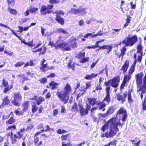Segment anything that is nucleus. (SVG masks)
I'll return each instance as SVG.
<instances>
[{
	"label": "nucleus",
	"instance_id": "obj_1",
	"mask_svg": "<svg viewBox=\"0 0 146 146\" xmlns=\"http://www.w3.org/2000/svg\"><path fill=\"white\" fill-rule=\"evenodd\" d=\"M118 124L120 125V123L117 122L115 118L113 117L111 118L100 128V130L103 132H104L109 126V132L107 131L105 133H103L101 135V137H105L108 138L112 137L115 135L119 131V129L118 127Z\"/></svg>",
	"mask_w": 146,
	"mask_h": 146
},
{
	"label": "nucleus",
	"instance_id": "obj_2",
	"mask_svg": "<svg viewBox=\"0 0 146 146\" xmlns=\"http://www.w3.org/2000/svg\"><path fill=\"white\" fill-rule=\"evenodd\" d=\"M130 36V35H128V37H125L117 45L121 46V44L124 45L120 49V53L117 56L118 58L121 57V59L123 58L124 56L126 54V46H132L138 41V37L136 35H132L131 36Z\"/></svg>",
	"mask_w": 146,
	"mask_h": 146
},
{
	"label": "nucleus",
	"instance_id": "obj_3",
	"mask_svg": "<svg viewBox=\"0 0 146 146\" xmlns=\"http://www.w3.org/2000/svg\"><path fill=\"white\" fill-rule=\"evenodd\" d=\"M143 72L138 73L135 75L136 83L137 89V91L141 92L140 94L141 98L142 99L143 94L146 92V72L143 77Z\"/></svg>",
	"mask_w": 146,
	"mask_h": 146
},
{
	"label": "nucleus",
	"instance_id": "obj_4",
	"mask_svg": "<svg viewBox=\"0 0 146 146\" xmlns=\"http://www.w3.org/2000/svg\"><path fill=\"white\" fill-rule=\"evenodd\" d=\"M72 92L71 86L68 83H67L61 90H57L56 95L61 102L66 104L68 103L69 99V94Z\"/></svg>",
	"mask_w": 146,
	"mask_h": 146
},
{
	"label": "nucleus",
	"instance_id": "obj_5",
	"mask_svg": "<svg viewBox=\"0 0 146 146\" xmlns=\"http://www.w3.org/2000/svg\"><path fill=\"white\" fill-rule=\"evenodd\" d=\"M138 60L135 59L134 61L129 68L127 74L124 75L123 80L120 86V90L121 91L124 89L125 87H126L128 85L129 81L131 80V75L134 72L135 70V67Z\"/></svg>",
	"mask_w": 146,
	"mask_h": 146
},
{
	"label": "nucleus",
	"instance_id": "obj_6",
	"mask_svg": "<svg viewBox=\"0 0 146 146\" xmlns=\"http://www.w3.org/2000/svg\"><path fill=\"white\" fill-rule=\"evenodd\" d=\"M133 90L132 89H129L128 90L127 93H124L122 94L123 95H121L120 93L117 94H116L115 98L117 100L121 101V103H123L126 101V99L127 96L128 102L129 104H132L133 102L131 95V93Z\"/></svg>",
	"mask_w": 146,
	"mask_h": 146
},
{
	"label": "nucleus",
	"instance_id": "obj_7",
	"mask_svg": "<svg viewBox=\"0 0 146 146\" xmlns=\"http://www.w3.org/2000/svg\"><path fill=\"white\" fill-rule=\"evenodd\" d=\"M120 81V76L117 75L112 79L109 80L108 81L105 82L104 85L106 86V88L110 90V86L115 88L118 87Z\"/></svg>",
	"mask_w": 146,
	"mask_h": 146
},
{
	"label": "nucleus",
	"instance_id": "obj_8",
	"mask_svg": "<svg viewBox=\"0 0 146 146\" xmlns=\"http://www.w3.org/2000/svg\"><path fill=\"white\" fill-rule=\"evenodd\" d=\"M54 7L53 5L48 4L47 5H43L41 7L40 10V13L42 15H44L46 14H49L52 13Z\"/></svg>",
	"mask_w": 146,
	"mask_h": 146
},
{
	"label": "nucleus",
	"instance_id": "obj_9",
	"mask_svg": "<svg viewBox=\"0 0 146 146\" xmlns=\"http://www.w3.org/2000/svg\"><path fill=\"white\" fill-rule=\"evenodd\" d=\"M85 52L83 50H82L77 53L76 54L75 57L80 60V62L81 63H85L86 62H89L90 59L89 57H85Z\"/></svg>",
	"mask_w": 146,
	"mask_h": 146
},
{
	"label": "nucleus",
	"instance_id": "obj_10",
	"mask_svg": "<svg viewBox=\"0 0 146 146\" xmlns=\"http://www.w3.org/2000/svg\"><path fill=\"white\" fill-rule=\"evenodd\" d=\"M79 107V113L81 116H84L87 115L89 112V111L90 110L91 106L88 104H86V108H84L83 106L80 104H78Z\"/></svg>",
	"mask_w": 146,
	"mask_h": 146
},
{
	"label": "nucleus",
	"instance_id": "obj_11",
	"mask_svg": "<svg viewBox=\"0 0 146 146\" xmlns=\"http://www.w3.org/2000/svg\"><path fill=\"white\" fill-rule=\"evenodd\" d=\"M116 114L117 115L122 114V118L121 119L122 121L123 122H124L126 120L127 116V111L123 107L121 108L117 111Z\"/></svg>",
	"mask_w": 146,
	"mask_h": 146
},
{
	"label": "nucleus",
	"instance_id": "obj_12",
	"mask_svg": "<svg viewBox=\"0 0 146 146\" xmlns=\"http://www.w3.org/2000/svg\"><path fill=\"white\" fill-rule=\"evenodd\" d=\"M1 85L5 87L3 91V92L5 93L8 92L12 89L13 87V85H11L10 86L9 85V83L8 81L4 78H3L2 79V83Z\"/></svg>",
	"mask_w": 146,
	"mask_h": 146
},
{
	"label": "nucleus",
	"instance_id": "obj_13",
	"mask_svg": "<svg viewBox=\"0 0 146 146\" xmlns=\"http://www.w3.org/2000/svg\"><path fill=\"white\" fill-rule=\"evenodd\" d=\"M137 52L140 54L138 56V61L140 62L142 58L143 54V47L141 44V41L140 40L137 46Z\"/></svg>",
	"mask_w": 146,
	"mask_h": 146
},
{
	"label": "nucleus",
	"instance_id": "obj_14",
	"mask_svg": "<svg viewBox=\"0 0 146 146\" xmlns=\"http://www.w3.org/2000/svg\"><path fill=\"white\" fill-rule=\"evenodd\" d=\"M57 46L58 47V49L60 48L66 51L69 50L71 49V46L68 42L60 43Z\"/></svg>",
	"mask_w": 146,
	"mask_h": 146
},
{
	"label": "nucleus",
	"instance_id": "obj_15",
	"mask_svg": "<svg viewBox=\"0 0 146 146\" xmlns=\"http://www.w3.org/2000/svg\"><path fill=\"white\" fill-rule=\"evenodd\" d=\"M129 65V61L128 60H126L120 69V70L122 71L123 74H125L127 72Z\"/></svg>",
	"mask_w": 146,
	"mask_h": 146
},
{
	"label": "nucleus",
	"instance_id": "obj_16",
	"mask_svg": "<svg viewBox=\"0 0 146 146\" xmlns=\"http://www.w3.org/2000/svg\"><path fill=\"white\" fill-rule=\"evenodd\" d=\"M45 127L46 128V129H42L40 130V131H37L36 132L34 135V138H35L36 137H39L38 136L41 133L46 132L47 131H50L51 130L52 131H54V129L53 128H50L49 126L48 125H46L45 126Z\"/></svg>",
	"mask_w": 146,
	"mask_h": 146
},
{
	"label": "nucleus",
	"instance_id": "obj_17",
	"mask_svg": "<svg viewBox=\"0 0 146 146\" xmlns=\"http://www.w3.org/2000/svg\"><path fill=\"white\" fill-rule=\"evenodd\" d=\"M25 128H21L19 131L17 132L16 134H14V137L19 139H21L23 135V133L25 131Z\"/></svg>",
	"mask_w": 146,
	"mask_h": 146
},
{
	"label": "nucleus",
	"instance_id": "obj_18",
	"mask_svg": "<svg viewBox=\"0 0 146 146\" xmlns=\"http://www.w3.org/2000/svg\"><path fill=\"white\" fill-rule=\"evenodd\" d=\"M105 90L106 92V95L103 100V102H106L108 104L110 102L111 98L110 94V90L105 88Z\"/></svg>",
	"mask_w": 146,
	"mask_h": 146
},
{
	"label": "nucleus",
	"instance_id": "obj_19",
	"mask_svg": "<svg viewBox=\"0 0 146 146\" xmlns=\"http://www.w3.org/2000/svg\"><path fill=\"white\" fill-rule=\"evenodd\" d=\"M55 20L60 25H63L64 24V19L59 14H57L56 15L55 18Z\"/></svg>",
	"mask_w": 146,
	"mask_h": 146
},
{
	"label": "nucleus",
	"instance_id": "obj_20",
	"mask_svg": "<svg viewBox=\"0 0 146 146\" xmlns=\"http://www.w3.org/2000/svg\"><path fill=\"white\" fill-rule=\"evenodd\" d=\"M2 102L1 103L2 106L9 105L10 104V100L8 96H6L2 100Z\"/></svg>",
	"mask_w": 146,
	"mask_h": 146
},
{
	"label": "nucleus",
	"instance_id": "obj_21",
	"mask_svg": "<svg viewBox=\"0 0 146 146\" xmlns=\"http://www.w3.org/2000/svg\"><path fill=\"white\" fill-rule=\"evenodd\" d=\"M70 11L72 13L74 14H77L81 12H83L85 13H86V12L85 10V9L83 8H80L79 9L72 8L71 9Z\"/></svg>",
	"mask_w": 146,
	"mask_h": 146
},
{
	"label": "nucleus",
	"instance_id": "obj_22",
	"mask_svg": "<svg viewBox=\"0 0 146 146\" xmlns=\"http://www.w3.org/2000/svg\"><path fill=\"white\" fill-rule=\"evenodd\" d=\"M87 100L89 104L90 105H91L92 106H94L95 104H97L98 103L97 98H88Z\"/></svg>",
	"mask_w": 146,
	"mask_h": 146
},
{
	"label": "nucleus",
	"instance_id": "obj_23",
	"mask_svg": "<svg viewBox=\"0 0 146 146\" xmlns=\"http://www.w3.org/2000/svg\"><path fill=\"white\" fill-rule=\"evenodd\" d=\"M30 106L29 102L28 101H25L22 104V110L25 111L27 110Z\"/></svg>",
	"mask_w": 146,
	"mask_h": 146
},
{
	"label": "nucleus",
	"instance_id": "obj_24",
	"mask_svg": "<svg viewBox=\"0 0 146 146\" xmlns=\"http://www.w3.org/2000/svg\"><path fill=\"white\" fill-rule=\"evenodd\" d=\"M98 74L92 73L91 74H86L84 77V79L87 80H91L94 78H96L98 75Z\"/></svg>",
	"mask_w": 146,
	"mask_h": 146
},
{
	"label": "nucleus",
	"instance_id": "obj_25",
	"mask_svg": "<svg viewBox=\"0 0 146 146\" xmlns=\"http://www.w3.org/2000/svg\"><path fill=\"white\" fill-rule=\"evenodd\" d=\"M14 112L16 116H20L21 115H23L25 112L22 110H20V108H18L14 110Z\"/></svg>",
	"mask_w": 146,
	"mask_h": 146
},
{
	"label": "nucleus",
	"instance_id": "obj_26",
	"mask_svg": "<svg viewBox=\"0 0 146 146\" xmlns=\"http://www.w3.org/2000/svg\"><path fill=\"white\" fill-rule=\"evenodd\" d=\"M34 143L35 146H39L42 144V141H39V137L34 138Z\"/></svg>",
	"mask_w": 146,
	"mask_h": 146
},
{
	"label": "nucleus",
	"instance_id": "obj_27",
	"mask_svg": "<svg viewBox=\"0 0 146 146\" xmlns=\"http://www.w3.org/2000/svg\"><path fill=\"white\" fill-rule=\"evenodd\" d=\"M16 120L13 116H11L10 118L7 120L5 123L7 125H11L16 122Z\"/></svg>",
	"mask_w": 146,
	"mask_h": 146
},
{
	"label": "nucleus",
	"instance_id": "obj_28",
	"mask_svg": "<svg viewBox=\"0 0 146 146\" xmlns=\"http://www.w3.org/2000/svg\"><path fill=\"white\" fill-rule=\"evenodd\" d=\"M50 87H52L51 88V90H54L57 88V86L58 84L54 81H52L48 84Z\"/></svg>",
	"mask_w": 146,
	"mask_h": 146
},
{
	"label": "nucleus",
	"instance_id": "obj_29",
	"mask_svg": "<svg viewBox=\"0 0 146 146\" xmlns=\"http://www.w3.org/2000/svg\"><path fill=\"white\" fill-rule=\"evenodd\" d=\"M13 98L21 102L22 100V97L20 92H17L14 94Z\"/></svg>",
	"mask_w": 146,
	"mask_h": 146
},
{
	"label": "nucleus",
	"instance_id": "obj_30",
	"mask_svg": "<svg viewBox=\"0 0 146 146\" xmlns=\"http://www.w3.org/2000/svg\"><path fill=\"white\" fill-rule=\"evenodd\" d=\"M116 110V108L114 106L109 108L108 110L106 111V113L107 115L111 114L113 113Z\"/></svg>",
	"mask_w": 146,
	"mask_h": 146
},
{
	"label": "nucleus",
	"instance_id": "obj_31",
	"mask_svg": "<svg viewBox=\"0 0 146 146\" xmlns=\"http://www.w3.org/2000/svg\"><path fill=\"white\" fill-rule=\"evenodd\" d=\"M127 18L126 19V22L123 25L122 28L123 29L125 28L127 26L129 25L130 23V21L131 19V17L129 15L127 16Z\"/></svg>",
	"mask_w": 146,
	"mask_h": 146
},
{
	"label": "nucleus",
	"instance_id": "obj_32",
	"mask_svg": "<svg viewBox=\"0 0 146 146\" xmlns=\"http://www.w3.org/2000/svg\"><path fill=\"white\" fill-rule=\"evenodd\" d=\"M45 101L44 98L42 96H39L37 98H36V104L39 105L41 104L43 102Z\"/></svg>",
	"mask_w": 146,
	"mask_h": 146
},
{
	"label": "nucleus",
	"instance_id": "obj_33",
	"mask_svg": "<svg viewBox=\"0 0 146 146\" xmlns=\"http://www.w3.org/2000/svg\"><path fill=\"white\" fill-rule=\"evenodd\" d=\"M19 79L20 80V82L23 84L25 80H28V79H27L25 76V74H20L19 75Z\"/></svg>",
	"mask_w": 146,
	"mask_h": 146
},
{
	"label": "nucleus",
	"instance_id": "obj_34",
	"mask_svg": "<svg viewBox=\"0 0 146 146\" xmlns=\"http://www.w3.org/2000/svg\"><path fill=\"white\" fill-rule=\"evenodd\" d=\"M21 102L20 101L16 100L15 98H14V99L11 101V103L14 106L19 107L21 105Z\"/></svg>",
	"mask_w": 146,
	"mask_h": 146
},
{
	"label": "nucleus",
	"instance_id": "obj_35",
	"mask_svg": "<svg viewBox=\"0 0 146 146\" xmlns=\"http://www.w3.org/2000/svg\"><path fill=\"white\" fill-rule=\"evenodd\" d=\"M76 38H74L70 41L71 44L70 45L72 46V48H75L77 47L78 44L76 42Z\"/></svg>",
	"mask_w": 146,
	"mask_h": 146
},
{
	"label": "nucleus",
	"instance_id": "obj_36",
	"mask_svg": "<svg viewBox=\"0 0 146 146\" xmlns=\"http://www.w3.org/2000/svg\"><path fill=\"white\" fill-rule=\"evenodd\" d=\"M71 110L72 111L77 112L79 111V110L77 104L76 102H75L71 108Z\"/></svg>",
	"mask_w": 146,
	"mask_h": 146
},
{
	"label": "nucleus",
	"instance_id": "obj_37",
	"mask_svg": "<svg viewBox=\"0 0 146 146\" xmlns=\"http://www.w3.org/2000/svg\"><path fill=\"white\" fill-rule=\"evenodd\" d=\"M8 9L11 14L14 15L17 14V10L11 8L10 6H8Z\"/></svg>",
	"mask_w": 146,
	"mask_h": 146
},
{
	"label": "nucleus",
	"instance_id": "obj_38",
	"mask_svg": "<svg viewBox=\"0 0 146 146\" xmlns=\"http://www.w3.org/2000/svg\"><path fill=\"white\" fill-rule=\"evenodd\" d=\"M34 127V125L32 123H29L27 126V128L25 129V131H31L33 129Z\"/></svg>",
	"mask_w": 146,
	"mask_h": 146
},
{
	"label": "nucleus",
	"instance_id": "obj_39",
	"mask_svg": "<svg viewBox=\"0 0 146 146\" xmlns=\"http://www.w3.org/2000/svg\"><path fill=\"white\" fill-rule=\"evenodd\" d=\"M16 129V126L14 124L13 125L10 126L7 128H6V130L7 131L11 130V134L12 135L13 134V133L12 131L14 129Z\"/></svg>",
	"mask_w": 146,
	"mask_h": 146
},
{
	"label": "nucleus",
	"instance_id": "obj_40",
	"mask_svg": "<svg viewBox=\"0 0 146 146\" xmlns=\"http://www.w3.org/2000/svg\"><path fill=\"white\" fill-rule=\"evenodd\" d=\"M141 106L143 110H146V96H145L144 100L142 102Z\"/></svg>",
	"mask_w": 146,
	"mask_h": 146
},
{
	"label": "nucleus",
	"instance_id": "obj_41",
	"mask_svg": "<svg viewBox=\"0 0 146 146\" xmlns=\"http://www.w3.org/2000/svg\"><path fill=\"white\" fill-rule=\"evenodd\" d=\"M104 102H99L97 104V105L99 106V109L101 110L104 108L106 106V104L104 103Z\"/></svg>",
	"mask_w": 146,
	"mask_h": 146
},
{
	"label": "nucleus",
	"instance_id": "obj_42",
	"mask_svg": "<svg viewBox=\"0 0 146 146\" xmlns=\"http://www.w3.org/2000/svg\"><path fill=\"white\" fill-rule=\"evenodd\" d=\"M72 60H70V62L68 64V67L69 68H71L73 70L74 69V67L75 66V63L74 62L72 64H71Z\"/></svg>",
	"mask_w": 146,
	"mask_h": 146
},
{
	"label": "nucleus",
	"instance_id": "obj_43",
	"mask_svg": "<svg viewBox=\"0 0 146 146\" xmlns=\"http://www.w3.org/2000/svg\"><path fill=\"white\" fill-rule=\"evenodd\" d=\"M40 65L41 66L40 67V70L42 71V72H45L46 71L45 68L47 67V64H40Z\"/></svg>",
	"mask_w": 146,
	"mask_h": 146
},
{
	"label": "nucleus",
	"instance_id": "obj_44",
	"mask_svg": "<svg viewBox=\"0 0 146 146\" xmlns=\"http://www.w3.org/2000/svg\"><path fill=\"white\" fill-rule=\"evenodd\" d=\"M130 141L132 142V144L135 146H139L140 145L141 142L140 140H139L137 143H134V142L135 141H137L136 140V138L133 140H131Z\"/></svg>",
	"mask_w": 146,
	"mask_h": 146
},
{
	"label": "nucleus",
	"instance_id": "obj_45",
	"mask_svg": "<svg viewBox=\"0 0 146 146\" xmlns=\"http://www.w3.org/2000/svg\"><path fill=\"white\" fill-rule=\"evenodd\" d=\"M34 66L33 64V60H31L29 62H27L23 66L24 68L28 66Z\"/></svg>",
	"mask_w": 146,
	"mask_h": 146
},
{
	"label": "nucleus",
	"instance_id": "obj_46",
	"mask_svg": "<svg viewBox=\"0 0 146 146\" xmlns=\"http://www.w3.org/2000/svg\"><path fill=\"white\" fill-rule=\"evenodd\" d=\"M7 1L9 6L13 7L15 5V0H7Z\"/></svg>",
	"mask_w": 146,
	"mask_h": 146
},
{
	"label": "nucleus",
	"instance_id": "obj_47",
	"mask_svg": "<svg viewBox=\"0 0 146 146\" xmlns=\"http://www.w3.org/2000/svg\"><path fill=\"white\" fill-rule=\"evenodd\" d=\"M104 49H106L108 50L106 52L107 53H109L111 51L112 47L111 46L109 45H104Z\"/></svg>",
	"mask_w": 146,
	"mask_h": 146
},
{
	"label": "nucleus",
	"instance_id": "obj_48",
	"mask_svg": "<svg viewBox=\"0 0 146 146\" xmlns=\"http://www.w3.org/2000/svg\"><path fill=\"white\" fill-rule=\"evenodd\" d=\"M24 63L23 62L19 61L14 64V66L16 67H21L24 64Z\"/></svg>",
	"mask_w": 146,
	"mask_h": 146
},
{
	"label": "nucleus",
	"instance_id": "obj_49",
	"mask_svg": "<svg viewBox=\"0 0 146 146\" xmlns=\"http://www.w3.org/2000/svg\"><path fill=\"white\" fill-rule=\"evenodd\" d=\"M38 10V8L31 7L29 9V11L30 13H33L37 11Z\"/></svg>",
	"mask_w": 146,
	"mask_h": 146
},
{
	"label": "nucleus",
	"instance_id": "obj_50",
	"mask_svg": "<svg viewBox=\"0 0 146 146\" xmlns=\"http://www.w3.org/2000/svg\"><path fill=\"white\" fill-rule=\"evenodd\" d=\"M49 44L52 47H55V48L56 49H58V47H57V46L58 45V44H57L56 42V44H55L54 43L51 42V41H50L49 43Z\"/></svg>",
	"mask_w": 146,
	"mask_h": 146
},
{
	"label": "nucleus",
	"instance_id": "obj_51",
	"mask_svg": "<svg viewBox=\"0 0 146 146\" xmlns=\"http://www.w3.org/2000/svg\"><path fill=\"white\" fill-rule=\"evenodd\" d=\"M57 31L59 33H62L64 34H68L67 32L64 29L62 28H59L57 29Z\"/></svg>",
	"mask_w": 146,
	"mask_h": 146
},
{
	"label": "nucleus",
	"instance_id": "obj_52",
	"mask_svg": "<svg viewBox=\"0 0 146 146\" xmlns=\"http://www.w3.org/2000/svg\"><path fill=\"white\" fill-rule=\"evenodd\" d=\"M70 133H68L66 135H62L61 136V140L62 141H66L67 140L68 136L70 135Z\"/></svg>",
	"mask_w": 146,
	"mask_h": 146
},
{
	"label": "nucleus",
	"instance_id": "obj_53",
	"mask_svg": "<svg viewBox=\"0 0 146 146\" xmlns=\"http://www.w3.org/2000/svg\"><path fill=\"white\" fill-rule=\"evenodd\" d=\"M38 110V108L37 107L36 105L35 104L32 106V111L33 113H35Z\"/></svg>",
	"mask_w": 146,
	"mask_h": 146
},
{
	"label": "nucleus",
	"instance_id": "obj_54",
	"mask_svg": "<svg viewBox=\"0 0 146 146\" xmlns=\"http://www.w3.org/2000/svg\"><path fill=\"white\" fill-rule=\"evenodd\" d=\"M39 81L42 84H44L47 82V79L45 78H42L39 79Z\"/></svg>",
	"mask_w": 146,
	"mask_h": 146
},
{
	"label": "nucleus",
	"instance_id": "obj_55",
	"mask_svg": "<svg viewBox=\"0 0 146 146\" xmlns=\"http://www.w3.org/2000/svg\"><path fill=\"white\" fill-rule=\"evenodd\" d=\"M49 2L51 4L53 5L54 3H58L59 2L58 0H50L49 1Z\"/></svg>",
	"mask_w": 146,
	"mask_h": 146
},
{
	"label": "nucleus",
	"instance_id": "obj_56",
	"mask_svg": "<svg viewBox=\"0 0 146 146\" xmlns=\"http://www.w3.org/2000/svg\"><path fill=\"white\" fill-rule=\"evenodd\" d=\"M62 37L61 36H60L58 37V40L56 42V43L57 44H59L60 42L63 41V40L62 39Z\"/></svg>",
	"mask_w": 146,
	"mask_h": 146
},
{
	"label": "nucleus",
	"instance_id": "obj_57",
	"mask_svg": "<svg viewBox=\"0 0 146 146\" xmlns=\"http://www.w3.org/2000/svg\"><path fill=\"white\" fill-rule=\"evenodd\" d=\"M131 5V8L132 9H135L136 8V3L135 4H133V2L132 1H131L130 2V3Z\"/></svg>",
	"mask_w": 146,
	"mask_h": 146
},
{
	"label": "nucleus",
	"instance_id": "obj_58",
	"mask_svg": "<svg viewBox=\"0 0 146 146\" xmlns=\"http://www.w3.org/2000/svg\"><path fill=\"white\" fill-rule=\"evenodd\" d=\"M22 42L25 44L29 46H33V45L30 42H27L25 41V40H22Z\"/></svg>",
	"mask_w": 146,
	"mask_h": 146
},
{
	"label": "nucleus",
	"instance_id": "obj_59",
	"mask_svg": "<svg viewBox=\"0 0 146 146\" xmlns=\"http://www.w3.org/2000/svg\"><path fill=\"white\" fill-rule=\"evenodd\" d=\"M102 88L100 86V84H97V86L95 88V91H98V90H102Z\"/></svg>",
	"mask_w": 146,
	"mask_h": 146
},
{
	"label": "nucleus",
	"instance_id": "obj_60",
	"mask_svg": "<svg viewBox=\"0 0 146 146\" xmlns=\"http://www.w3.org/2000/svg\"><path fill=\"white\" fill-rule=\"evenodd\" d=\"M117 140H113V141L109 142L111 145L116 146V145Z\"/></svg>",
	"mask_w": 146,
	"mask_h": 146
},
{
	"label": "nucleus",
	"instance_id": "obj_61",
	"mask_svg": "<svg viewBox=\"0 0 146 146\" xmlns=\"http://www.w3.org/2000/svg\"><path fill=\"white\" fill-rule=\"evenodd\" d=\"M58 110L57 109H56L53 110V115L54 116H56L58 114Z\"/></svg>",
	"mask_w": 146,
	"mask_h": 146
},
{
	"label": "nucleus",
	"instance_id": "obj_62",
	"mask_svg": "<svg viewBox=\"0 0 146 146\" xmlns=\"http://www.w3.org/2000/svg\"><path fill=\"white\" fill-rule=\"evenodd\" d=\"M18 28L19 29V30L17 31V32H21V33L23 31H24V29L23 27L20 26H18Z\"/></svg>",
	"mask_w": 146,
	"mask_h": 146
},
{
	"label": "nucleus",
	"instance_id": "obj_63",
	"mask_svg": "<svg viewBox=\"0 0 146 146\" xmlns=\"http://www.w3.org/2000/svg\"><path fill=\"white\" fill-rule=\"evenodd\" d=\"M51 97V94L50 92H48L46 95L45 96V98L46 99H48L50 98Z\"/></svg>",
	"mask_w": 146,
	"mask_h": 146
},
{
	"label": "nucleus",
	"instance_id": "obj_64",
	"mask_svg": "<svg viewBox=\"0 0 146 146\" xmlns=\"http://www.w3.org/2000/svg\"><path fill=\"white\" fill-rule=\"evenodd\" d=\"M91 84L90 82H88L86 83V87L85 88V89H87L89 87H90Z\"/></svg>",
	"mask_w": 146,
	"mask_h": 146
}]
</instances>
